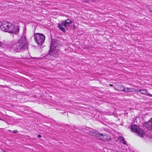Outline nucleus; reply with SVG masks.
<instances>
[{
  "mask_svg": "<svg viewBox=\"0 0 152 152\" xmlns=\"http://www.w3.org/2000/svg\"><path fill=\"white\" fill-rule=\"evenodd\" d=\"M0 28L1 30L10 34H17L19 31V28L11 23L3 21L0 23Z\"/></svg>",
  "mask_w": 152,
  "mask_h": 152,
  "instance_id": "nucleus-1",
  "label": "nucleus"
},
{
  "mask_svg": "<svg viewBox=\"0 0 152 152\" xmlns=\"http://www.w3.org/2000/svg\"><path fill=\"white\" fill-rule=\"evenodd\" d=\"M28 44L26 37L23 36L18 42L13 45V47L15 51L19 52L21 50L26 49Z\"/></svg>",
  "mask_w": 152,
  "mask_h": 152,
  "instance_id": "nucleus-2",
  "label": "nucleus"
},
{
  "mask_svg": "<svg viewBox=\"0 0 152 152\" xmlns=\"http://www.w3.org/2000/svg\"><path fill=\"white\" fill-rule=\"evenodd\" d=\"M60 45L58 41L54 39H52L50 50L48 54L51 56L56 57V54L59 50L58 47Z\"/></svg>",
  "mask_w": 152,
  "mask_h": 152,
  "instance_id": "nucleus-3",
  "label": "nucleus"
},
{
  "mask_svg": "<svg viewBox=\"0 0 152 152\" xmlns=\"http://www.w3.org/2000/svg\"><path fill=\"white\" fill-rule=\"evenodd\" d=\"M35 42L40 45H42L44 42L45 37L44 34L38 33L35 34L34 35Z\"/></svg>",
  "mask_w": 152,
  "mask_h": 152,
  "instance_id": "nucleus-4",
  "label": "nucleus"
},
{
  "mask_svg": "<svg viewBox=\"0 0 152 152\" xmlns=\"http://www.w3.org/2000/svg\"><path fill=\"white\" fill-rule=\"evenodd\" d=\"M131 129L132 132H135L137 133L140 137H143L144 134L143 130L137 125H132L131 127Z\"/></svg>",
  "mask_w": 152,
  "mask_h": 152,
  "instance_id": "nucleus-5",
  "label": "nucleus"
},
{
  "mask_svg": "<svg viewBox=\"0 0 152 152\" xmlns=\"http://www.w3.org/2000/svg\"><path fill=\"white\" fill-rule=\"evenodd\" d=\"M144 126L149 130L152 129V118L150 121L144 124Z\"/></svg>",
  "mask_w": 152,
  "mask_h": 152,
  "instance_id": "nucleus-6",
  "label": "nucleus"
},
{
  "mask_svg": "<svg viewBox=\"0 0 152 152\" xmlns=\"http://www.w3.org/2000/svg\"><path fill=\"white\" fill-rule=\"evenodd\" d=\"M72 21L69 19H67L63 21L62 23V25L65 27H69L72 24Z\"/></svg>",
  "mask_w": 152,
  "mask_h": 152,
  "instance_id": "nucleus-7",
  "label": "nucleus"
},
{
  "mask_svg": "<svg viewBox=\"0 0 152 152\" xmlns=\"http://www.w3.org/2000/svg\"><path fill=\"white\" fill-rule=\"evenodd\" d=\"M138 91L142 94L146 95L151 97L152 96V95L149 94L148 92L146 90H139Z\"/></svg>",
  "mask_w": 152,
  "mask_h": 152,
  "instance_id": "nucleus-8",
  "label": "nucleus"
},
{
  "mask_svg": "<svg viewBox=\"0 0 152 152\" xmlns=\"http://www.w3.org/2000/svg\"><path fill=\"white\" fill-rule=\"evenodd\" d=\"M134 90L136 91V90L132 88L126 87L125 88L124 92H133L134 91Z\"/></svg>",
  "mask_w": 152,
  "mask_h": 152,
  "instance_id": "nucleus-9",
  "label": "nucleus"
},
{
  "mask_svg": "<svg viewBox=\"0 0 152 152\" xmlns=\"http://www.w3.org/2000/svg\"><path fill=\"white\" fill-rule=\"evenodd\" d=\"M95 137L98 139L101 140L102 139L103 137V135L102 134H101L98 132Z\"/></svg>",
  "mask_w": 152,
  "mask_h": 152,
  "instance_id": "nucleus-10",
  "label": "nucleus"
},
{
  "mask_svg": "<svg viewBox=\"0 0 152 152\" xmlns=\"http://www.w3.org/2000/svg\"><path fill=\"white\" fill-rule=\"evenodd\" d=\"M98 132H95L94 131H91L89 132V133L91 135L95 137Z\"/></svg>",
  "mask_w": 152,
  "mask_h": 152,
  "instance_id": "nucleus-11",
  "label": "nucleus"
},
{
  "mask_svg": "<svg viewBox=\"0 0 152 152\" xmlns=\"http://www.w3.org/2000/svg\"><path fill=\"white\" fill-rule=\"evenodd\" d=\"M119 140L121 143H123L124 144L127 145L125 141V139L122 136L119 137Z\"/></svg>",
  "mask_w": 152,
  "mask_h": 152,
  "instance_id": "nucleus-12",
  "label": "nucleus"
},
{
  "mask_svg": "<svg viewBox=\"0 0 152 152\" xmlns=\"http://www.w3.org/2000/svg\"><path fill=\"white\" fill-rule=\"evenodd\" d=\"M58 27L59 29L62 31L63 32H64L65 31V30L64 28L62 27V25L59 24H58Z\"/></svg>",
  "mask_w": 152,
  "mask_h": 152,
  "instance_id": "nucleus-13",
  "label": "nucleus"
},
{
  "mask_svg": "<svg viewBox=\"0 0 152 152\" xmlns=\"http://www.w3.org/2000/svg\"><path fill=\"white\" fill-rule=\"evenodd\" d=\"M125 88L124 87L121 86L119 87L118 90L120 91H124Z\"/></svg>",
  "mask_w": 152,
  "mask_h": 152,
  "instance_id": "nucleus-14",
  "label": "nucleus"
},
{
  "mask_svg": "<svg viewBox=\"0 0 152 152\" xmlns=\"http://www.w3.org/2000/svg\"><path fill=\"white\" fill-rule=\"evenodd\" d=\"M13 132L14 133H16L18 132V131L17 130H15L13 131Z\"/></svg>",
  "mask_w": 152,
  "mask_h": 152,
  "instance_id": "nucleus-15",
  "label": "nucleus"
},
{
  "mask_svg": "<svg viewBox=\"0 0 152 152\" xmlns=\"http://www.w3.org/2000/svg\"><path fill=\"white\" fill-rule=\"evenodd\" d=\"M41 137V135H38V137L39 138H40Z\"/></svg>",
  "mask_w": 152,
  "mask_h": 152,
  "instance_id": "nucleus-16",
  "label": "nucleus"
},
{
  "mask_svg": "<svg viewBox=\"0 0 152 152\" xmlns=\"http://www.w3.org/2000/svg\"><path fill=\"white\" fill-rule=\"evenodd\" d=\"M2 46V43L0 42V46Z\"/></svg>",
  "mask_w": 152,
  "mask_h": 152,
  "instance_id": "nucleus-17",
  "label": "nucleus"
},
{
  "mask_svg": "<svg viewBox=\"0 0 152 152\" xmlns=\"http://www.w3.org/2000/svg\"><path fill=\"white\" fill-rule=\"evenodd\" d=\"M109 85L110 86H113V85H111V84H109Z\"/></svg>",
  "mask_w": 152,
  "mask_h": 152,
  "instance_id": "nucleus-18",
  "label": "nucleus"
},
{
  "mask_svg": "<svg viewBox=\"0 0 152 152\" xmlns=\"http://www.w3.org/2000/svg\"><path fill=\"white\" fill-rule=\"evenodd\" d=\"M150 12L152 13V10L150 11Z\"/></svg>",
  "mask_w": 152,
  "mask_h": 152,
  "instance_id": "nucleus-19",
  "label": "nucleus"
}]
</instances>
